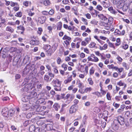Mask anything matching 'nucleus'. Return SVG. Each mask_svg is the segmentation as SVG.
Listing matches in <instances>:
<instances>
[{
    "label": "nucleus",
    "mask_w": 132,
    "mask_h": 132,
    "mask_svg": "<svg viewBox=\"0 0 132 132\" xmlns=\"http://www.w3.org/2000/svg\"><path fill=\"white\" fill-rule=\"evenodd\" d=\"M44 49L46 50L47 53L50 56L56 50L57 47L55 45H53L51 48L49 45H45L43 47Z\"/></svg>",
    "instance_id": "f257e3e1"
},
{
    "label": "nucleus",
    "mask_w": 132,
    "mask_h": 132,
    "mask_svg": "<svg viewBox=\"0 0 132 132\" xmlns=\"http://www.w3.org/2000/svg\"><path fill=\"white\" fill-rule=\"evenodd\" d=\"M125 2L123 0H113V3L114 4L116 5L117 6L119 9L122 8L123 4Z\"/></svg>",
    "instance_id": "f03ea898"
},
{
    "label": "nucleus",
    "mask_w": 132,
    "mask_h": 132,
    "mask_svg": "<svg viewBox=\"0 0 132 132\" xmlns=\"http://www.w3.org/2000/svg\"><path fill=\"white\" fill-rule=\"evenodd\" d=\"M114 121V122H118L121 125H123L125 124L124 119L123 117L121 116H119L116 118Z\"/></svg>",
    "instance_id": "7ed1b4c3"
},
{
    "label": "nucleus",
    "mask_w": 132,
    "mask_h": 132,
    "mask_svg": "<svg viewBox=\"0 0 132 132\" xmlns=\"http://www.w3.org/2000/svg\"><path fill=\"white\" fill-rule=\"evenodd\" d=\"M88 61L94 62H97L98 61V58L95 56L94 54H92L90 56H88L87 58Z\"/></svg>",
    "instance_id": "20e7f679"
},
{
    "label": "nucleus",
    "mask_w": 132,
    "mask_h": 132,
    "mask_svg": "<svg viewBox=\"0 0 132 132\" xmlns=\"http://www.w3.org/2000/svg\"><path fill=\"white\" fill-rule=\"evenodd\" d=\"M78 106L76 105H73L71 106L69 109V113L72 114L75 113L77 110Z\"/></svg>",
    "instance_id": "39448f33"
},
{
    "label": "nucleus",
    "mask_w": 132,
    "mask_h": 132,
    "mask_svg": "<svg viewBox=\"0 0 132 132\" xmlns=\"http://www.w3.org/2000/svg\"><path fill=\"white\" fill-rule=\"evenodd\" d=\"M30 96H26L24 97H23L22 98V100L23 102H26L28 101L29 100V102L31 104H33L34 103H33L32 102L33 98L30 99Z\"/></svg>",
    "instance_id": "423d86ee"
},
{
    "label": "nucleus",
    "mask_w": 132,
    "mask_h": 132,
    "mask_svg": "<svg viewBox=\"0 0 132 132\" xmlns=\"http://www.w3.org/2000/svg\"><path fill=\"white\" fill-rule=\"evenodd\" d=\"M8 109L7 108H3L2 111V114L3 116L5 117H7L9 116Z\"/></svg>",
    "instance_id": "0eeeda50"
},
{
    "label": "nucleus",
    "mask_w": 132,
    "mask_h": 132,
    "mask_svg": "<svg viewBox=\"0 0 132 132\" xmlns=\"http://www.w3.org/2000/svg\"><path fill=\"white\" fill-rule=\"evenodd\" d=\"M130 3L129 2H125L123 6L122 7V10L124 11H126L128 10V6L129 5Z\"/></svg>",
    "instance_id": "6e6552de"
},
{
    "label": "nucleus",
    "mask_w": 132,
    "mask_h": 132,
    "mask_svg": "<svg viewBox=\"0 0 132 132\" xmlns=\"http://www.w3.org/2000/svg\"><path fill=\"white\" fill-rule=\"evenodd\" d=\"M61 82L57 84L56 85H53L54 89L56 91H60L61 90Z\"/></svg>",
    "instance_id": "1a4fd4ad"
},
{
    "label": "nucleus",
    "mask_w": 132,
    "mask_h": 132,
    "mask_svg": "<svg viewBox=\"0 0 132 132\" xmlns=\"http://www.w3.org/2000/svg\"><path fill=\"white\" fill-rule=\"evenodd\" d=\"M46 17L45 16H42L39 17L38 18V21L41 24H43L45 21Z\"/></svg>",
    "instance_id": "9d476101"
},
{
    "label": "nucleus",
    "mask_w": 132,
    "mask_h": 132,
    "mask_svg": "<svg viewBox=\"0 0 132 132\" xmlns=\"http://www.w3.org/2000/svg\"><path fill=\"white\" fill-rule=\"evenodd\" d=\"M30 57L28 55H26L23 59V62L25 64L29 62Z\"/></svg>",
    "instance_id": "9b49d317"
},
{
    "label": "nucleus",
    "mask_w": 132,
    "mask_h": 132,
    "mask_svg": "<svg viewBox=\"0 0 132 132\" xmlns=\"http://www.w3.org/2000/svg\"><path fill=\"white\" fill-rule=\"evenodd\" d=\"M28 104H24L22 107L21 109L23 111H26L29 109Z\"/></svg>",
    "instance_id": "f8f14e48"
},
{
    "label": "nucleus",
    "mask_w": 132,
    "mask_h": 132,
    "mask_svg": "<svg viewBox=\"0 0 132 132\" xmlns=\"http://www.w3.org/2000/svg\"><path fill=\"white\" fill-rule=\"evenodd\" d=\"M37 101L38 102V103L42 104L44 105H45L46 103V102L45 101V99L42 98L38 99Z\"/></svg>",
    "instance_id": "ddd939ff"
},
{
    "label": "nucleus",
    "mask_w": 132,
    "mask_h": 132,
    "mask_svg": "<svg viewBox=\"0 0 132 132\" xmlns=\"http://www.w3.org/2000/svg\"><path fill=\"white\" fill-rule=\"evenodd\" d=\"M60 105L57 103H55L53 106V108L55 110L57 111L60 107Z\"/></svg>",
    "instance_id": "4468645a"
},
{
    "label": "nucleus",
    "mask_w": 132,
    "mask_h": 132,
    "mask_svg": "<svg viewBox=\"0 0 132 132\" xmlns=\"http://www.w3.org/2000/svg\"><path fill=\"white\" fill-rule=\"evenodd\" d=\"M98 17L102 20L104 21L107 20L108 19L103 14H100L98 15Z\"/></svg>",
    "instance_id": "2eb2a0df"
},
{
    "label": "nucleus",
    "mask_w": 132,
    "mask_h": 132,
    "mask_svg": "<svg viewBox=\"0 0 132 132\" xmlns=\"http://www.w3.org/2000/svg\"><path fill=\"white\" fill-rule=\"evenodd\" d=\"M30 44L32 45H36L39 44V42L36 40H31L30 41Z\"/></svg>",
    "instance_id": "dca6fc26"
},
{
    "label": "nucleus",
    "mask_w": 132,
    "mask_h": 132,
    "mask_svg": "<svg viewBox=\"0 0 132 132\" xmlns=\"http://www.w3.org/2000/svg\"><path fill=\"white\" fill-rule=\"evenodd\" d=\"M28 66H26V67L24 68V70L23 72V75H27L30 71L29 69H28L29 68Z\"/></svg>",
    "instance_id": "f3484780"
},
{
    "label": "nucleus",
    "mask_w": 132,
    "mask_h": 132,
    "mask_svg": "<svg viewBox=\"0 0 132 132\" xmlns=\"http://www.w3.org/2000/svg\"><path fill=\"white\" fill-rule=\"evenodd\" d=\"M15 110V109H10L9 111V115L10 116H12L14 114Z\"/></svg>",
    "instance_id": "a211bd4d"
},
{
    "label": "nucleus",
    "mask_w": 132,
    "mask_h": 132,
    "mask_svg": "<svg viewBox=\"0 0 132 132\" xmlns=\"http://www.w3.org/2000/svg\"><path fill=\"white\" fill-rule=\"evenodd\" d=\"M35 108L36 109V111L37 112L41 111L42 110L41 109L42 107L38 105H35Z\"/></svg>",
    "instance_id": "6ab92c4d"
},
{
    "label": "nucleus",
    "mask_w": 132,
    "mask_h": 132,
    "mask_svg": "<svg viewBox=\"0 0 132 132\" xmlns=\"http://www.w3.org/2000/svg\"><path fill=\"white\" fill-rule=\"evenodd\" d=\"M35 126L33 125L29 127V130L30 132H34L35 129Z\"/></svg>",
    "instance_id": "aec40b11"
},
{
    "label": "nucleus",
    "mask_w": 132,
    "mask_h": 132,
    "mask_svg": "<svg viewBox=\"0 0 132 132\" xmlns=\"http://www.w3.org/2000/svg\"><path fill=\"white\" fill-rule=\"evenodd\" d=\"M77 84L78 85V87L80 88H81L83 84L81 82L80 80H78L76 82Z\"/></svg>",
    "instance_id": "412c9836"
},
{
    "label": "nucleus",
    "mask_w": 132,
    "mask_h": 132,
    "mask_svg": "<svg viewBox=\"0 0 132 132\" xmlns=\"http://www.w3.org/2000/svg\"><path fill=\"white\" fill-rule=\"evenodd\" d=\"M32 86V84L31 83H29L28 84H26L24 86L25 90L29 89V88H31Z\"/></svg>",
    "instance_id": "4be33fe9"
},
{
    "label": "nucleus",
    "mask_w": 132,
    "mask_h": 132,
    "mask_svg": "<svg viewBox=\"0 0 132 132\" xmlns=\"http://www.w3.org/2000/svg\"><path fill=\"white\" fill-rule=\"evenodd\" d=\"M72 80V76H71L70 77H69L66 80H65L64 81V83L65 84L70 82Z\"/></svg>",
    "instance_id": "5701e85b"
},
{
    "label": "nucleus",
    "mask_w": 132,
    "mask_h": 132,
    "mask_svg": "<svg viewBox=\"0 0 132 132\" xmlns=\"http://www.w3.org/2000/svg\"><path fill=\"white\" fill-rule=\"evenodd\" d=\"M17 28L18 30H20L21 31L20 32L21 33H23L25 30L24 27L21 26H19Z\"/></svg>",
    "instance_id": "b1692460"
},
{
    "label": "nucleus",
    "mask_w": 132,
    "mask_h": 132,
    "mask_svg": "<svg viewBox=\"0 0 132 132\" xmlns=\"http://www.w3.org/2000/svg\"><path fill=\"white\" fill-rule=\"evenodd\" d=\"M112 127L113 129L115 130H117L119 128L118 126L116 124H115V122H114V124L112 126Z\"/></svg>",
    "instance_id": "393cba45"
},
{
    "label": "nucleus",
    "mask_w": 132,
    "mask_h": 132,
    "mask_svg": "<svg viewBox=\"0 0 132 132\" xmlns=\"http://www.w3.org/2000/svg\"><path fill=\"white\" fill-rule=\"evenodd\" d=\"M19 60V59L17 57H15L13 60V62L14 64L15 65L17 64Z\"/></svg>",
    "instance_id": "a878e982"
},
{
    "label": "nucleus",
    "mask_w": 132,
    "mask_h": 132,
    "mask_svg": "<svg viewBox=\"0 0 132 132\" xmlns=\"http://www.w3.org/2000/svg\"><path fill=\"white\" fill-rule=\"evenodd\" d=\"M29 79L28 78H25L24 79V82L22 84V86H24L26 84L29 82Z\"/></svg>",
    "instance_id": "bb28decb"
},
{
    "label": "nucleus",
    "mask_w": 132,
    "mask_h": 132,
    "mask_svg": "<svg viewBox=\"0 0 132 132\" xmlns=\"http://www.w3.org/2000/svg\"><path fill=\"white\" fill-rule=\"evenodd\" d=\"M53 102L52 101H48L47 103V106L49 108H51V106L53 104Z\"/></svg>",
    "instance_id": "cd10ccee"
},
{
    "label": "nucleus",
    "mask_w": 132,
    "mask_h": 132,
    "mask_svg": "<svg viewBox=\"0 0 132 132\" xmlns=\"http://www.w3.org/2000/svg\"><path fill=\"white\" fill-rule=\"evenodd\" d=\"M52 83L54 84V85H56L57 84L61 82L59 80L56 79L53 80L52 81Z\"/></svg>",
    "instance_id": "c85d7f7f"
},
{
    "label": "nucleus",
    "mask_w": 132,
    "mask_h": 132,
    "mask_svg": "<svg viewBox=\"0 0 132 132\" xmlns=\"http://www.w3.org/2000/svg\"><path fill=\"white\" fill-rule=\"evenodd\" d=\"M67 65L65 63H63L61 65V67L64 69V70L65 71L67 70Z\"/></svg>",
    "instance_id": "c756f323"
},
{
    "label": "nucleus",
    "mask_w": 132,
    "mask_h": 132,
    "mask_svg": "<svg viewBox=\"0 0 132 132\" xmlns=\"http://www.w3.org/2000/svg\"><path fill=\"white\" fill-rule=\"evenodd\" d=\"M116 42L117 43H115V45L116 46H118L120 44L121 42L120 38H118L117 39Z\"/></svg>",
    "instance_id": "7c9ffc66"
},
{
    "label": "nucleus",
    "mask_w": 132,
    "mask_h": 132,
    "mask_svg": "<svg viewBox=\"0 0 132 132\" xmlns=\"http://www.w3.org/2000/svg\"><path fill=\"white\" fill-rule=\"evenodd\" d=\"M122 64L123 66L126 69L128 70L129 69V65H128L126 63L123 62Z\"/></svg>",
    "instance_id": "2f4dec72"
},
{
    "label": "nucleus",
    "mask_w": 132,
    "mask_h": 132,
    "mask_svg": "<svg viewBox=\"0 0 132 132\" xmlns=\"http://www.w3.org/2000/svg\"><path fill=\"white\" fill-rule=\"evenodd\" d=\"M6 31H8L10 32H13L14 30L11 27H7L6 29Z\"/></svg>",
    "instance_id": "473e14b6"
},
{
    "label": "nucleus",
    "mask_w": 132,
    "mask_h": 132,
    "mask_svg": "<svg viewBox=\"0 0 132 132\" xmlns=\"http://www.w3.org/2000/svg\"><path fill=\"white\" fill-rule=\"evenodd\" d=\"M104 7L105 8H107L110 5L109 3H107L105 2H103Z\"/></svg>",
    "instance_id": "72a5a7b5"
},
{
    "label": "nucleus",
    "mask_w": 132,
    "mask_h": 132,
    "mask_svg": "<svg viewBox=\"0 0 132 132\" xmlns=\"http://www.w3.org/2000/svg\"><path fill=\"white\" fill-rule=\"evenodd\" d=\"M44 4L45 5L47 6L50 4V2L49 0H45L44 1Z\"/></svg>",
    "instance_id": "f704fd0d"
},
{
    "label": "nucleus",
    "mask_w": 132,
    "mask_h": 132,
    "mask_svg": "<svg viewBox=\"0 0 132 132\" xmlns=\"http://www.w3.org/2000/svg\"><path fill=\"white\" fill-rule=\"evenodd\" d=\"M62 26V23L61 22H59L58 23L57 27V29L58 30H60L61 29Z\"/></svg>",
    "instance_id": "c9c22d12"
},
{
    "label": "nucleus",
    "mask_w": 132,
    "mask_h": 132,
    "mask_svg": "<svg viewBox=\"0 0 132 132\" xmlns=\"http://www.w3.org/2000/svg\"><path fill=\"white\" fill-rule=\"evenodd\" d=\"M96 44L94 42H92L89 45V46L90 48L94 47L95 45Z\"/></svg>",
    "instance_id": "e433bc0d"
},
{
    "label": "nucleus",
    "mask_w": 132,
    "mask_h": 132,
    "mask_svg": "<svg viewBox=\"0 0 132 132\" xmlns=\"http://www.w3.org/2000/svg\"><path fill=\"white\" fill-rule=\"evenodd\" d=\"M88 81L89 82V84L90 85H92L93 84V82L92 80V78H89L88 79Z\"/></svg>",
    "instance_id": "4c0bfd02"
},
{
    "label": "nucleus",
    "mask_w": 132,
    "mask_h": 132,
    "mask_svg": "<svg viewBox=\"0 0 132 132\" xmlns=\"http://www.w3.org/2000/svg\"><path fill=\"white\" fill-rule=\"evenodd\" d=\"M15 16L20 17H21L22 16V13L21 12H18L15 15Z\"/></svg>",
    "instance_id": "58836bf2"
},
{
    "label": "nucleus",
    "mask_w": 132,
    "mask_h": 132,
    "mask_svg": "<svg viewBox=\"0 0 132 132\" xmlns=\"http://www.w3.org/2000/svg\"><path fill=\"white\" fill-rule=\"evenodd\" d=\"M16 50V48L13 47H11L9 50V51L10 52H15V51Z\"/></svg>",
    "instance_id": "ea45409f"
},
{
    "label": "nucleus",
    "mask_w": 132,
    "mask_h": 132,
    "mask_svg": "<svg viewBox=\"0 0 132 132\" xmlns=\"http://www.w3.org/2000/svg\"><path fill=\"white\" fill-rule=\"evenodd\" d=\"M30 121L29 120L25 121L23 122V125L24 126H27L29 123Z\"/></svg>",
    "instance_id": "a19ab883"
},
{
    "label": "nucleus",
    "mask_w": 132,
    "mask_h": 132,
    "mask_svg": "<svg viewBox=\"0 0 132 132\" xmlns=\"http://www.w3.org/2000/svg\"><path fill=\"white\" fill-rule=\"evenodd\" d=\"M56 61L58 64H60L61 62V60L60 58L59 57H58Z\"/></svg>",
    "instance_id": "79ce46f5"
},
{
    "label": "nucleus",
    "mask_w": 132,
    "mask_h": 132,
    "mask_svg": "<svg viewBox=\"0 0 132 132\" xmlns=\"http://www.w3.org/2000/svg\"><path fill=\"white\" fill-rule=\"evenodd\" d=\"M108 43L110 47H113L114 49H115V47L114 46L113 44V43L110 42V41H109Z\"/></svg>",
    "instance_id": "37998d69"
},
{
    "label": "nucleus",
    "mask_w": 132,
    "mask_h": 132,
    "mask_svg": "<svg viewBox=\"0 0 132 132\" xmlns=\"http://www.w3.org/2000/svg\"><path fill=\"white\" fill-rule=\"evenodd\" d=\"M101 111L100 109L98 107H96L95 108V112L96 113H98Z\"/></svg>",
    "instance_id": "c03bdc74"
},
{
    "label": "nucleus",
    "mask_w": 132,
    "mask_h": 132,
    "mask_svg": "<svg viewBox=\"0 0 132 132\" xmlns=\"http://www.w3.org/2000/svg\"><path fill=\"white\" fill-rule=\"evenodd\" d=\"M94 70L93 69V67H92L90 70V75H92L94 73Z\"/></svg>",
    "instance_id": "a18cd8bd"
},
{
    "label": "nucleus",
    "mask_w": 132,
    "mask_h": 132,
    "mask_svg": "<svg viewBox=\"0 0 132 132\" xmlns=\"http://www.w3.org/2000/svg\"><path fill=\"white\" fill-rule=\"evenodd\" d=\"M106 97L107 99L109 100H111V97L110 96V93L108 92L106 94Z\"/></svg>",
    "instance_id": "49530a36"
},
{
    "label": "nucleus",
    "mask_w": 132,
    "mask_h": 132,
    "mask_svg": "<svg viewBox=\"0 0 132 132\" xmlns=\"http://www.w3.org/2000/svg\"><path fill=\"white\" fill-rule=\"evenodd\" d=\"M121 47L122 48L125 50H126L128 48V45L126 44L123 45Z\"/></svg>",
    "instance_id": "de8ad7c7"
},
{
    "label": "nucleus",
    "mask_w": 132,
    "mask_h": 132,
    "mask_svg": "<svg viewBox=\"0 0 132 132\" xmlns=\"http://www.w3.org/2000/svg\"><path fill=\"white\" fill-rule=\"evenodd\" d=\"M96 8L97 10L99 11H101L102 9V7L100 5H97Z\"/></svg>",
    "instance_id": "09e8293b"
},
{
    "label": "nucleus",
    "mask_w": 132,
    "mask_h": 132,
    "mask_svg": "<svg viewBox=\"0 0 132 132\" xmlns=\"http://www.w3.org/2000/svg\"><path fill=\"white\" fill-rule=\"evenodd\" d=\"M113 105L115 107L116 109L118 108L120 106V104L117 103H114L113 104Z\"/></svg>",
    "instance_id": "8fccbe9b"
},
{
    "label": "nucleus",
    "mask_w": 132,
    "mask_h": 132,
    "mask_svg": "<svg viewBox=\"0 0 132 132\" xmlns=\"http://www.w3.org/2000/svg\"><path fill=\"white\" fill-rule=\"evenodd\" d=\"M49 78V77L47 75H45L44 77V79L45 80L48 81Z\"/></svg>",
    "instance_id": "3c124183"
},
{
    "label": "nucleus",
    "mask_w": 132,
    "mask_h": 132,
    "mask_svg": "<svg viewBox=\"0 0 132 132\" xmlns=\"http://www.w3.org/2000/svg\"><path fill=\"white\" fill-rule=\"evenodd\" d=\"M33 65H32L31 64H28L26 66H28L29 68L28 69H29V70L30 71L32 69V67Z\"/></svg>",
    "instance_id": "603ef678"
},
{
    "label": "nucleus",
    "mask_w": 132,
    "mask_h": 132,
    "mask_svg": "<svg viewBox=\"0 0 132 132\" xmlns=\"http://www.w3.org/2000/svg\"><path fill=\"white\" fill-rule=\"evenodd\" d=\"M48 36L46 34L45 35H44L42 37V39L44 40V41H45L46 40V39L47 38Z\"/></svg>",
    "instance_id": "864d4df0"
},
{
    "label": "nucleus",
    "mask_w": 132,
    "mask_h": 132,
    "mask_svg": "<svg viewBox=\"0 0 132 132\" xmlns=\"http://www.w3.org/2000/svg\"><path fill=\"white\" fill-rule=\"evenodd\" d=\"M0 53L1 54L3 55H5L6 53V52L5 51L2 50V49L1 50Z\"/></svg>",
    "instance_id": "5fc2aeb1"
},
{
    "label": "nucleus",
    "mask_w": 132,
    "mask_h": 132,
    "mask_svg": "<svg viewBox=\"0 0 132 132\" xmlns=\"http://www.w3.org/2000/svg\"><path fill=\"white\" fill-rule=\"evenodd\" d=\"M29 2L28 1H26L23 2V4L26 6H28V5Z\"/></svg>",
    "instance_id": "6e6d98bb"
},
{
    "label": "nucleus",
    "mask_w": 132,
    "mask_h": 132,
    "mask_svg": "<svg viewBox=\"0 0 132 132\" xmlns=\"http://www.w3.org/2000/svg\"><path fill=\"white\" fill-rule=\"evenodd\" d=\"M45 69V67L43 65L41 66L40 67V71H43Z\"/></svg>",
    "instance_id": "4d7b16f0"
},
{
    "label": "nucleus",
    "mask_w": 132,
    "mask_h": 132,
    "mask_svg": "<svg viewBox=\"0 0 132 132\" xmlns=\"http://www.w3.org/2000/svg\"><path fill=\"white\" fill-rule=\"evenodd\" d=\"M108 67L109 69H113L114 65L112 64L111 65H108Z\"/></svg>",
    "instance_id": "13d9d810"
},
{
    "label": "nucleus",
    "mask_w": 132,
    "mask_h": 132,
    "mask_svg": "<svg viewBox=\"0 0 132 132\" xmlns=\"http://www.w3.org/2000/svg\"><path fill=\"white\" fill-rule=\"evenodd\" d=\"M117 59L119 62H122V59L119 56H118L117 58Z\"/></svg>",
    "instance_id": "bf43d9fd"
},
{
    "label": "nucleus",
    "mask_w": 132,
    "mask_h": 132,
    "mask_svg": "<svg viewBox=\"0 0 132 132\" xmlns=\"http://www.w3.org/2000/svg\"><path fill=\"white\" fill-rule=\"evenodd\" d=\"M40 130V128L39 127H36V128L35 127V129L34 130V132H39Z\"/></svg>",
    "instance_id": "052dcab7"
},
{
    "label": "nucleus",
    "mask_w": 132,
    "mask_h": 132,
    "mask_svg": "<svg viewBox=\"0 0 132 132\" xmlns=\"http://www.w3.org/2000/svg\"><path fill=\"white\" fill-rule=\"evenodd\" d=\"M20 77H21L20 75L19 74H17L15 75V79H19L20 78Z\"/></svg>",
    "instance_id": "680f3d73"
},
{
    "label": "nucleus",
    "mask_w": 132,
    "mask_h": 132,
    "mask_svg": "<svg viewBox=\"0 0 132 132\" xmlns=\"http://www.w3.org/2000/svg\"><path fill=\"white\" fill-rule=\"evenodd\" d=\"M75 128L74 127H72L70 128L69 130V132H72L75 129Z\"/></svg>",
    "instance_id": "e2e57ef3"
},
{
    "label": "nucleus",
    "mask_w": 132,
    "mask_h": 132,
    "mask_svg": "<svg viewBox=\"0 0 132 132\" xmlns=\"http://www.w3.org/2000/svg\"><path fill=\"white\" fill-rule=\"evenodd\" d=\"M130 115V112L129 111H127L125 114V117H128Z\"/></svg>",
    "instance_id": "0e129e2a"
},
{
    "label": "nucleus",
    "mask_w": 132,
    "mask_h": 132,
    "mask_svg": "<svg viewBox=\"0 0 132 132\" xmlns=\"http://www.w3.org/2000/svg\"><path fill=\"white\" fill-rule=\"evenodd\" d=\"M87 43L84 41H82L81 42V45L83 46H86L87 44Z\"/></svg>",
    "instance_id": "69168bd1"
},
{
    "label": "nucleus",
    "mask_w": 132,
    "mask_h": 132,
    "mask_svg": "<svg viewBox=\"0 0 132 132\" xmlns=\"http://www.w3.org/2000/svg\"><path fill=\"white\" fill-rule=\"evenodd\" d=\"M9 97H3L2 99L3 101H6L9 99Z\"/></svg>",
    "instance_id": "338daca9"
},
{
    "label": "nucleus",
    "mask_w": 132,
    "mask_h": 132,
    "mask_svg": "<svg viewBox=\"0 0 132 132\" xmlns=\"http://www.w3.org/2000/svg\"><path fill=\"white\" fill-rule=\"evenodd\" d=\"M132 76V70H130L128 74V76Z\"/></svg>",
    "instance_id": "774afa93"
}]
</instances>
